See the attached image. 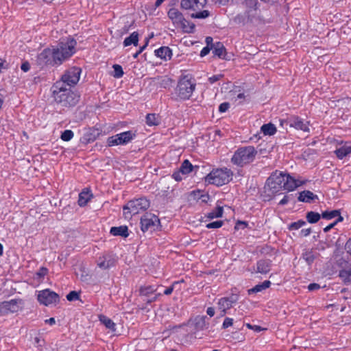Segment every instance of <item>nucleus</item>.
<instances>
[{
    "instance_id": "nucleus-1",
    "label": "nucleus",
    "mask_w": 351,
    "mask_h": 351,
    "mask_svg": "<svg viewBox=\"0 0 351 351\" xmlns=\"http://www.w3.org/2000/svg\"><path fill=\"white\" fill-rule=\"evenodd\" d=\"M51 89L54 101L63 107L75 106L80 100V95L70 88L62 86V82H56Z\"/></svg>"
},
{
    "instance_id": "nucleus-2",
    "label": "nucleus",
    "mask_w": 351,
    "mask_h": 351,
    "mask_svg": "<svg viewBox=\"0 0 351 351\" xmlns=\"http://www.w3.org/2000/svg\"><path fill=\"white\" fill-rule=\"evenodd\" d=\"M76 45L77 41L71 37H68L60 41L56 47L53 48L56 60L58 61V65L62 64L75 53Z\"/></svg>"
},
{
    "instance_id": "nucleus-3",
    "label": "nucleus",
    "mask_w": 351,
    "mask_h": 351,
    "mask_svg": "<svg viewBox=\"0 0 351 351\" xmlns=\"http://www.w3.org/2000/svg\"><path fill=\"white\" fill-rule=\"evenodd\" d=\"M256 154L257 151L253 146L242 147L234 152L231 162L234 165L242 167L252 162Z\"/></svg>"
},
{
    "instance_id": "nucleus-4",
    "label": "nucleus",
    "mask_w": 351,
    "mask_h": 351,
    "mask_svg": "<svg viewBox=\"0 0 351 351\" xmlns=\"http://www.w3.org/2000/svg\"><path fill=\"white\" fill-rule=\"evenodd\" d=\"M191 75H182L176 88L177 96L182 100L190 99L195 89L196 84Z\"/></svg>"
},
{
    "instance_id": "nucleus-5",
    "label": "nucleus",
    "mask_w": 351,
    "mask_h": 351,
    "mask_svg": "<svg viewBox=\"0 0 351 351\" xmlns=\"http://www.w3.org/2000/svg\"><path fill=\"white\" fill-rule=\"evenodd\" d=\"M149 206V201L144 197L130 200L123 208V216L125 219H130L132 215L148 209Z\"/></svg>"
},
{
    "instance_id": "nucleus-6",
    "label": "nucleus",
    "mask_w": 351,
    "mask_h": 351,
    "mask_svg": "<svg viewBox=\"0 0 351 351\" xmlns=\"http://www.w3.org/2000/svg\"><path fill=\"white\" fill-rule=\"evenodd\" d=\"M232 171L228 168L217 169L208 173L205 181L208 184L222 186L228 184L232 178Z\"/></svg>"
},
{
    "instance_id": "nucleus-7",
    "label": "nucleus",
    "mask_w": 351,
    "mask_h": 351,
    "mask_svg": "<svg viewBox=\"0 0 351 351\" xmlns=\"http://www.w3.org/2000/svg\"><path fill=\"white\" fill-rule=\"evenodd\" d=\"M206 319L207 317L206 315H197L191 320V322L193 326L194 331L192 333L185 334L181 339L182 343H191L192 340L196 338L195 334L197 332L207 328L209 324L206 322Z\"/></svg>"
},
{
    "instance_id": "nucleus-8",
    "label": "nucleus",
    "mask_w": 351,
    "mask_h": 351,
    "mask_svg": "<svg viewBox=\"0 0 351 351\" xmlns=\"http://www.w3.org/2000/svg\"><path fill=\"white\" fill-rule=\"evenodd\" d=\"M280 125L286 130H288V128H293L304 132H309V122L304 121L302 119L297 116H291L285 119H280Z\"/></svg>"
},
{
    "instance_id": "nucleus-9",
    "label": "nucleus",
    "mask_w": 351,
    "mask_h": 351,
    "mask_svg": "<svg viewBox=\"0 0 351 351\" xmlns=\"http://www.w3.org/2000/svg\"><path fill=\"white\" fill-rule=\"evenodd\" d=\"M81 73L82 69L80 67L73 66L67 69L61 79L56 82H62V86H73L79 82Z\"/></svg>"
},
{
    "instance_id": "nucleus-10",
    "label": "nucleus",
    "mask_w": 351,
    "mask_h": 351,
    "mask_svg": "<svg viewBox=\"0 0 351 351\" xmlns=\"http://www.w3.org/2000/svg\"><path fill=\"white\" fill-rule=\"evenodd\" d=\"M285 173L278 172L273 173L267 180L266 184L269 191L275 194L283 189V184L285 180Z\"/></svg>"
},
{
    "instance_id": "nucleus-11",
    "label": "nucleus",
    "mask_w": 351,
    "mask_h": 351,
    "mask_svg": "<svg viewBox=\"0 0 351 351\" xmlns=\"http://www.w3.org/2000/svg\"><path fill=\"white\" fill-rule=\"evenodd\" d=\"M160 225V219L154 214L146 213L141 218V230L143 232L154 231Z\"/></svg>"
},
{
    "instance_id": "nucleus-12",
    "label": "nucleus",
    "mask_w": 351,
    "mask_h": 351,
    "mask_svg": "<svg viewBox=\"0 0 351 351\" xmlns=\"http://www.w3.org/2000/svg\"><path fill=\"white\" fill-rule=\"evenodd\" d=\"M135 136L136 134L130 130L108 137L107 143L110 147L119 145H126Z\"/></svg>"
},
{
    "instance_id": "nucleus-13",
    "label": "nucleus",
    "mask_w": 351,
    "mask_h": 351,
    "mask_svg": "<svg viewBox=\"0 0 351 351\" xmlns=\"http://www.w3.org/2000/svg\"><path fill=\"white\" fill-rule=\"evenodd\" d=\"M58 60H56L53 48H46L43 50L37 56V63L41 66L46 65H58Z\"/></svg>"
},
{
    "instance_id": "nucleus-14",
    "label": "nucleus",
    "mask_w": 351,
    "mask_h": 351,
    "mask_svg": "<svg viewBox=\"0 0 351 351\" xmlns=\"http://www.w3.org/2000/svg\"><path fill=\"white\" fill-rule=\"evenodd\" d=\"M23 302L20 299H13L0 303V316L18 312L22 308Z\"/></svg>"
},
{
    "instance_id": "nucleus-15",
    "label": "nucleus",
    "mask_w": 351,
    "mask_h": 351,
    "mask_svg": "<svg viewBox=\"0 0 351 351\" xmlns=\"http://www.w3.org/2000/svg\"><path fill=\"white\" fill-rule=\"evenodd\" d=\"M59 300L58 294L49 289L43 290L38 295V300L45 306L56 304L59 302Z\"/></svg>"
},
{
    "instance_id": "nucleus-16",
    "label": "nucleus",
    "mask_w": 351,
    "mask_h": 351,
    "mask_svg": "<svg viewBox=\"0 0 351 351\" xmlns=\"http://www.w3.org/2000/svg\"><path fill=\"white\" fill-rule=\"evenodd\" d=\"M238 300L239 295L235 293H232L228 297H223L219 299L217 304L218 308L223 313L221 315L223 316L226 311L232 308Z\"/></svg>"
},
{
    "instance_id": "nucleus-17",
    "label": "nucleus",
    "mask_w": 351,
    "mask_h": 351,
    "mask_svg": "<svg viewBox=\"0 0 351 351\" xmlns=\"http://www.w3.org/2000/svg\"><path fill=\"white\" fill-rule=\"evenodd\" d=\"M207 3V0H182L181 8L184 10H197L203 8Z\"/></svg>"
},
{
    "instance_id": "nucleus-18",
    "label": "nucleus",
    "mask_w": 351,
    "mask_h": 351,
    "mask_svg": "<svg viewBox=\"0 0 351 351\" xmlns=\"http://www.w3.org/2000/svg\"><path fill=\"white\" fill-rule=\"evenodd\" d=\"M252 12V10H247L243 13L238 14L233 19L234 23L242 25H244L248 23H252L253 21V19L255 17L254 13Z\"/></svg>"
},
{
    "instance_id": "nucleus-19",
    "label": "nucleus",
    "mask_w": 351,
    "mask_h": 351,
    "mask_svg": "<svg viewBox=\"0 0 351 351\" xmlns=\"http://www.w3.org/2000/svg\"><path fill=\"white\" fill-rule=\"evenodd\" d=\"M271 261L269 259H261L257 261L256 267H253L252 273H260L261 274H267L271 270Z\"/></svg>"
},
{
    "instance_id": "nucleus-20",
    "label": "nucleus",
    "mask_w": 351,
    "mask_h": 351,
    "mask_svg": "<svg viewBox=\"0 0 351 351\" xmlns=\"http://www.w3.org/2000/svg\"><path fill=\"white\" fill-rule=\"evenodd\" d=\"M167 15L168 17L171 20L173 25H175L176 27L179 23L183 21L184 19L183 14L178 9L174 8L169 10Z\"/></svg>"
},
{
    "instance_id": "nucleus-21",
    "label": "nucleus",
    "mask_w": 351,
    "mask_h": 351,
    "mask_svg": "<svg viewBox=\"0 0 351 351\" xmlns=\"http://www.w3.org/2000/svg\"><path fill=\"white\" fill-rule=\"evenodd\" d=\"M115 261L109 255L100 257L97 261L99 267L103 269H107L114 265Z\"/></svg>"
},
{
    "instance_id": "nucleus-22",
    "label": "nucleus",
    "mask_w": 351,
    "mask_h": 351,
    "mask_svg": "<svg viewBox=\"0 0 351 351\" xmlns=\"http://www.w3.org/2000/svg\"><path fill=\"white\" fill-rule=\"evenodd\" d=\"M213 53L214 56L219 57V58H222L224 60H228L226 57V50L223 45V44L221 42H216L213 47L212 48Z\"/></svg>"
},
{
    "instance_id": "nucleus-23",
    "label": "nucleus",
    "mask_w": 351,
    "mask_h": 351,
    "mask_svg": "<svg viewBox=\"0 0 351 351\" xmlns=\"http://www.w3.org/2000/svg\"><path fill=\"white\" fill-rule=\"evenodd\" d=\"M298 199L300 202L310 203L315 199H318V197L310 191H303L300 193Z\"/></svg>"
},
{
    "instance_id": "nucleus-24",
    "label": "nucleus",
    "mask_w": 351,
    "mask_h": 351,
    "mask_svg": "<svg viewBox=\"0 0 351 351\" xmlns=\"http://www.w3.org/2000/svg\"><path fill=\"white\" fill-rule=\"evenodd\" d=\"M155 55L162 60H170L172 56V51L169 47H161L155 50Z\"/></svg>"
},
{
    "instance_id": "nucleus-25",
    "label": "nucleus",
    "mask_w": 351,
    "mask_h": 351,
    "mask_svg": "<svg viewBox=\"0 0 351 351\" xmlns=\"http://www.w3.org/2000/svg\"><path fill=\"white\" fill-rule=\"evenodd\" d=\"M285 180L283 184V189L292 191L298 186L296 180L289 174L285 173Z\"/></svg>"
},
{
    "instance_id": "nucleus-26",
    "label": "nucleus",
    "mask_w": 351,
    "mask_h": 351,
    "mask_svg": "<svg viewBox=\"0 0 351 351\" xmlns=\"http://www.w3.org/2000/svg\"><path fill=\"white\" fill-rule=\"evenodd\" d=\"M110 232L111 234L114 236H121L123 237H128V228L126 226H121L119 227H112L110 228Z\"/></svg>"
},
{
    "instance_id": "nucleus-27",
    "label": "nucleus",
    "mask_w": 351,
    "mask_h": 351,
    "mask_svg": "<svg viewBox=\"0 0 351 351\" xmlns=\"http://www.w3.org/2000/svg\"><path fill=\"white\" fill-rule=\"evenodd\" d=\"M339 277L342 280L344 284L348 285L351 283V264L348 268L339 271Z\"/></svg>"
},
{
    "instance_id": "nucleus-28",
    "label": "nucleus",
    "mask_w": 351,
    "mask_h": 351,
    "mask_svg": "<svg viewBox=\"0 0 351 351\" xmlns=\"http://www.w3.org/2000/svg\"><path fill=\"white\" fill-rule=\"evenodd\" d=\"M271 285V282L269 280H265L262 283L258 284L255 285L254 287L248 289L247 292L249 295L256 293L261 292L267 288H269Z\"/></svg>"
},
{
    "instance_id": "nucleus-29",
    "label": "nucleus",
    "mask_w": 351,
    "mask_h": 351,
    "mask_svg": "<svg viewBox=\"0 0 351 351\" xmlns=\"http://www.w3.org/2000/svg\"><path fill=\"white\" fill-rule=\"evenodd\" d=\"M138 33L137 32H132L128 37L125 38L123 40L124 47H128L131 45L137 46L138 45Z\"/></svg>"
},
{
    "instance_id": "nucleus-30",
    "label": "nucleus",
    "mask_w": 351,
    "mask_h": 351,
    "mask_svg": "<svg viewBox=\"0 0 351 351\" xmlns=\"http://www.w3.org/2000/svg\"><path fill=\"white\" fill-rule=\"evenodd\" d=\"M177 27H181L184 32L188 34L193 33L195 28V25L193 23H191L185 19H184V21L179 23Z\"/></svg>"
},
{
    "instance_id": "nucleus-31",
    "label": "nucleus",
    "mask_w": 351,
    "mask_h": 351,
    "mask_svg": "<svg viewBox=\"0 0 351 351\" xmlns=\"http://www.w3.org/2000/svg\"><path fill=\"white\" fill-rule=\"evenodd\" d=\"M335 153L338 158L343 159L351 153V145H344L337 149Z\"/></svg>"
},
{
    "instance_id": "nucleus-32",
    "label": "nucleus",
    "mask_w": 351,
    "mask_h": 351,
    "mask_svg": "<svg viewBox=\"0 0 351 351\" xmlns=\"http://www.w3.org/2000/svg\"><path fill=\"white\" fill-rule=\"evenodd\" d=\"M92 195L89 193L88 191H82L79 194L78 204L80 206H84L86 205L90 199Z\"/></svg>"
},
{
    "instance_id": "nucleus-33",
    "label": "nucleus",
    "mask_w": 351,
    "mask_h": 351,
    "mask_svg": "<svg viewBox=\"0 0 351 351\" xmlns=\"http://www.w3.org/2000/svg\"><path fill=\"white\" fill-rule=\"evenodd\" d=\"M261 130L265 135L271 136L276 132V128L273 123H269L263 124L261 128Z\"/></svg>"
},
{
    "instance_id": "nucleus-34",
    "label": "nucleus",
    "mask_w": 351,
    "mask_h": 351,
    "mask_svg": "<svg viewBox=\"0 0 351 351\" xmlns=\"http://www.w3.org/2000/svg\"><path fill=\"white\" fill-rule=\"evenodd\" d=\"M223 213V206H217L215 210L207 213L206 217L209 219H213L215 218L221 217Z\"/></svg>"
},
{
    "instance_id": "nucleus-35",
    "label": "nucleus",
    "mask_w": 351,
    "mask_h": 351,
    "mask_svg": "<svg viewBox=\"0 0 351 351\" xmlns=\"http://www.w3.org/2000/svg\"><path fill=\"white\" fill-rule=\"evenodd\" d=\"M322 215L314 211H310L306 213V218L308 223H317L321 218Z\"/></svg>"
},
{
    "instance_id": "nucleus-36",
    "label": "nucleus",
    "mask_w": 351,
    "mask_h": 351,
    "mask_svg": "<svg viewBox=\"0 0 351 351\" xmlns=\"http://www.w3.org/2000/svg\"><path fill=\"white\" fill-rule=\"evenodd\" d=\"M193 168L194 167L188 160H184L179 169L182 174H188L193 171Z\"/></svg>"
},
{
    "instance_id": "nucleus-37",
    "label": "nucleus",
    "mask_w": 351,
    "mask_h": 351,
    "mask_svg": "<svg viewBox=\"0 0 351 351\" xmlns=\"http://www.w3.org/2000/svg\"><path fill=\"white\" fill-rule=\"evenodd\" d=\"M146 123L149 126L157 125L160 123V120L156 114H148L146 116Z\"/></svg>"
},
{
    "instance_id": "nucleus-38",
    "label": "nucleus",
    "mask_w": 351,
    "mask_h": 351,
    "mask_svg": "<svg viewBox=\"0 0 351 351\" xmlns=\"http://www.w3.org/2000/svg\"><path fill=\"white\" fill-rule=\"evenodd\" d=\"M100 321L107 328L110 329L112 331L116 330L115 324L110 318L103 315L100 317Z\"/></svg>"
},
{
    "instance_id": "nucleus-39",
    "label": "nucleus",
    "mask_w": 351,
    "mask_h": 351,
    "mask_svg": "<svg viewBox=\"0 0 351 351\" xmlns=\"http://www.w3.org/2000/svg\"><path fill=\"white\" fill-rule=\"evenodd\" d=\"M340 210H332L330 211L326 210L322 213V217L323 219L330 220L335 217H337V215H339Z\"/></svg>"
},
{
    "instance_id": "nucleus-40",
    "label": "nucleus",
    "mask_w": 351,
    "mask_h": 351,
    "mask_svg": "<svg viewBox=\"0 0 351 351\" xmlns=\"http://www.w3.org/2000/svg\"><path fill=\"white\" fill-rule=\"evenodd\" d=\"M258 4V2L257 0H245V6L247 8V10H252V13H254L255 16L256 15Z\"/></svg>"
},
{
    "instance_id": "nucleus-41",
    "label": "nucleus",
    "mask_w": 351,
    "mask_h": 351,
    "mask_svg": "<svg viewBox=\"0 0 351 351\" xmlns=\"http://www.w3.org/2000/svg\"><path fill=\"white\" fill-rule=\"evenodd\" d=\"M303 259L308 265H311L315 259V256L313 251H306L302 254Z\"/></svg>"
},
{
    "instance_id": "nucleus-42",
    "label": "nucleus",
    "mask_w": 351,
    "mask_h": 351,
    "mask_svg": "<svg viewBox=\"0 0 351 351\" xmlns=\"http://www.w3.org/2000/svg\"><path fill=\"white\" fill-rule=\"evenodd\" d=\"M140 295H149L156 291V289L153 286H145L140 288Z\"/></svg>"
},
{
    "instance_id": "nucleus-43",
    "label": "nucleus",
    "mask_w": 351,
    "mask_h": 351,
    "mask_svg": "<svg viewBox=\"0 0 351 351\" xmlns=\"http://www.w3.org/2000/svg\"><path fill=\"white\" fill-rule=\"evenodd\" d=\"M210 16V12L208 10H203L200 12H197L195 13H192L191 14V17L193 19H206Z\"/></svg>"
},
{
    "instance_id": "nucleus-44",
    "label": "nucleus",
    "mask_w": 351,
    "mask_h": 351,
    "mask_svg": "<svg viewBox=\"0 0 351 351\" xmlns=\"http://www.w3.org/2000/svg\"><path fill=\"white\" fill-rule=\"evenodd\" d=\"M112 67L114 69V71H113V74H112L114 77L120 78L123 75L124 73L123 71V68L121 65L114 64Z\"/></svg>"
},
{
    "instance_id": "nucleus-45",
    "label": "nucleus",
    "mask_w": 351,
    "mask_h": 351,
    "mask_svg": "<svg viewBox=\"0 0 351 351\" xmlns=\"http://www.w3.org/2000/svg\"><path fill=\"white\" fill-rule=\"evenodd\" d=\"M74 134L71 130H66L62 132L60 138L64 141H69L73 138Z\"/></svg>"
},
{
    "instance_id": "nucleus-46",
    "label": "nucleus",
    "mask_w": 351,
    "mask_h": 351,
    "mask_svg": "<svg viewBox=\"0 0 351 351\" xmlns=\"http://www.w3.org/2000/svg\"><path fill=\"white\" fill-rule=\"evenodd\" d=\"M306 224V222L303 220H298V221L293 222L289 226V230H298L301 227H302L304 225Z\"/></svg>"
},
{
    "instance_id": "nucleus-47",
    "label": "nucleus",
    "mask_w": 351,
    "mask_h": 351,
    "mask_svg": "<svg viewBox=\"0 0 351 351\" xmlns=\"http://www.w3.org/2000/svg\"><path fill=\"white\" fill-rule=\"evenodd\" d=\"M223 224V221L221 220L208 223L206 225V227L208 229H216L221 228Z\"/></svg>"
},
{
    "instance_id": "nucleus-48",
    "label": "nucleus",
    "mask_w": 351,
    "mask_h": 351,
    "mask_svg": "<svg viewBox=\"0 0 351 351\" xmlns=\"http://www.w3.org/2000/svg\"><path fill=\"white\" fill-rule=\"evenodd\" d=\"M80 298V295L75 291H72L66 295V299L69 301L77 300Z\"/></svg>"
},
{
    "instance_id": "nucleus-49",
    "label": "nucleus",
    "mask_w": 351,
    "mask_h": 351,
    "mask_svg": "<svg viewBox=\"0 0 351 351\" xmlns=\"http://www.w3.org/2000/svg\"><path fill=\"white\" fill-rule=\"evenodd\" d=\"M48 273V269L46 267H42L36 273V276L38 278H42L45 276Z\"/></svg>"
},
{
    "instance_id": "nucleus-50",
    "label": "nucleus",
    "mask_w": 351,
    "mask_h": 351,
    "mask_svg": "<svg viewBox=\"0 0 351 351\" xmlns=\"http://www.w3.org/2000/svg\"><path fill=\"white\" fill-rule=\"evenodd\" d=\"M232 324H233V319L230 318V317H226L223 322L222 327H223V328H227L229 326H232Z\"/></svg>"
},
{
    "instance_id": "nucleus-51",
    "label": "nucleus",
    "mask_w": 351,
    "mask_h": 351,
    "mask_svg": "<svg viewBox=\"0 0 351 351\" xmlns=\"http://www.w3.org/2000/svg\"><path fill=\"white\" fill-rule=\"evenodd\" d=\"M223 77L222 74L214 75L208 78V82L210 84H214Z\"/></svg>"
},
{
    "instance_id": "nucleus-52",
    "label": "nucleus",
    "mask_w": 351,
    "mask_h": 351,
    "mask_svg": "<svg viewBox=\"0 0 351 351\" xmlns=\"http://www.w3.org/2000/svg\"><path fill=\"white\" fill-rule=\"evenodd\" d=\"M148 42H149V40H148V38H147L145 44L143 46L139 48V49L133 55L134 58H137L138 55L141 54L145 50V49L147 47V46L148 45Z\"/></svg>"
},
{
    "instance_id": "nucleus-53",
    "label": "nucleus",
    "mask_w": 351,
    "mask_h": 351,
    "mask_svg": "<svg viewBox=\"0 0 351 351\" xmlns=\"http://www.w3.org/2000/svg\"><path fill=\"white\" fill-rule=\"evenodd\" d=\"M230 107V104L228 102H223L219 106V111L220 112H225L228 110Z\"/></svg>"
},
{
    "instance_id": "nucleus-54",
    "label": "nucleus",
    "mask_w": 351,
    "mask_h": 351,
    "mask_svg": "<svg viewBox=\"0 0 351 351\" xmlns=\"http://www.w3.org/2000/svg\"><path fill=\"white\" fill-rule=\"evenodd\" d=\"M246 326L249 328V329H252V330H254V331L256 332H260L263 330H265L264 328H263L262 327H261L260 326H257V325H252L250 324H246Z\"/></svg>"
},
{
    "instance_id": "nucleus-55",
    "label": "nucleus",
    "mask_w": 351,
    "mask_h": 351,
    "mask_svg": "<svg viewBox=\"0 0 351 351\" xmlns=\"http://www.w3.org/2000/svg\"><path fill=\"white\" fill-rule=\"evenodd\" d=\"M182 172L179 169V171H176L173 173L172 177L175 179L176 181H181L182 180Z\"/></svg>"
},
{
    "instance_id": "nucleus-56",
    "label": "nucleus",
    "mask_w": 351,
    "mask_h": 351,
    "mask_svg": "<svg viewBox=\"0 0 351 351\" xmlns=\"http://www.w3.org/2000/svg\"><path fill=\"white\" fill-rule=\"evenodd\" d=\"M210 50H212V47H204L200 52V56L204 57L208 55Z\"/></svg>"
},
{
    "instance_id": "nucleus-57",
    "label": "nucleus",
    "mask_w": 351,
    "mask_h": 351,
    "mask_svg": "<svg viewBox=\"0 0 351 351\" xmlns=\"http://www.w3.org/2000/svg\"><path fill=\"white\" fill-rule=\"evenodd\" d=\"M319 289H320V285L317 283H311L308 286V289L310 291L317 290Z\"/></svg>"
},
{
    "instance_id": "nucleus-58",
    "label": "nucleus",
    "mask_w": 351,
    "mask_h": 351,
    "mask_svg": "<svg viewBox=\"0 0 351 351\" xmlns=\"http://www.w3.org/2000/svg\"><path fill=\"white\" fill-rule=\"evenodd\" d=\"M21 69L24 72H27L30 69V64L27 61H25L21 64Z\"/></svg>"
},
{
    "instance_id": "nucleus-59",
    "label": "nucleus",
    "mask_w": 351,
    "mask_h": 351,
    "mask_svg": "<svg viewBox=\"0 0 351 351\" xmlns=\"http://www.w3.org/2000/svg\"><path fill=\"white\" fill-rule=\"evenodd\" d=\"M178 283V282H175L171 287L167 288L164 291V294L167 295L171 294V293L173 292V289H174V285Z\"/></svg>"
},
{
    "instance_id": "nucleus-60",
    "label": "nucleus",
    "mask_w": 351,
    "mask_h": 351,
    "mask_svg": "<svg viewBox=\"0 0 351 351\" xmlns=\"http://www.w3.org/2000/svg\"><path fill=\"white\" fill-rule=\"evenodd\" d=\"M34 345L36 346L37 347H39V346H42L41 343L44 342V340L40 338V337L37 336V337H34Z\"/></svg>"
},
{
    "instance_id": "nucleus-61",
    "label": "nucleus",
    "mask_w": 351,
    "mask_h": 351,
    "mask_svg": "<svg viewBox=\"0 0 351 351\" xmlns=\"http://www.w3.org/2000/svg\"><path fill=\"white\" fill-rule=\"evenodd\" d=\"M206 47H212V48L213 47V45H215V43H213V39L212 37L210 36H207L206 38Z\"/></svg>"
},
{
    "instance_id": "nucleus-62",
    "label": "nucleus",
    "mask_w": 351,
    "mask_h": 351,
    "mask_svg": "<svg viewBox=\"0 0 351 351\" xmlns=\"http://www.w3.org/2000/svg\"><path fill=\"white\" fill-rule=\"evenodd\" d=\"M346 252L351 255V239H348L345 245Z\"/></svg>"
},
{
    "instance_id": "nucleus-63",
    "label": "nucleus",
    "mask_w": 351,
    "mask_h": 351,
    "mask_svg": "<svg viewBox=\"0 0 351 351\" xmlns=\"http://www.w3.org/2000/svg\"><path fill=\"white\" fill-rule=\"evenodd\" d=\"M247 223H246V222H245V221H239L236 223L234 228H235L236 230H239V226H242V227H241V228H245V227H247Z\"/></svg>"
},
{
    "instance_id": "nucleus-64",
    "label": "nucleus",
    "mask_w": 351,
    "mask_h": 351,
    "mask_svg": "<svg viewBox=\"0 0 351 351\" xmlns=\"http://www.w3.org/2000/svg\"><path fill=\"white\" fill-rule=\"evenodd\" d=\"M311 232V228H306V229H302L301 230V235L303 236V237H307L308 235H309Z\"/></svg>"
}]
</instances>
